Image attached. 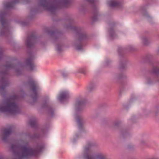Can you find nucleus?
<instances>
[{"mask_svg":"<svg viewBox=\"0 0 159 159\" xmlns=\"http://www.w3.org/2000/svg\"><path fill=\"white\" fill-rule=\"evenodd\" d=\"M42 146L32 149L26 144L23 146H12V148L15 156L19 159L31 156H37L41 152Z\"/></svg>","mask_w":159,"mask_h":159,"instance_id":"nucleus-1","label":"nucleus"},{"mask_svg":"<svg viewBox=\"0 0 159 159\" xmlns=\"http://www.w3.org/2000/svg\"><path fill=\"white\" fill-rule=\"evenodd\" d=\"M18 97L14 95L7 99L3 103V106H0V111L12 114L19 113L20 109L16 102Z\"/></svg>","mask_w":159,"mask_h":159,"instance_id":"nucleus-2","label":"nucleus"},{"mask_svg":"<svg viewBox=\"0 0 159 159\" xmlns=\"http://www.w3.org/2000/svg\"><path fill=\"white\" fill-rule=\"evenodd\" d=\"M84 159H105V157L101 154L96 155L90 148V147H85L84 149Z\"/></svg>","mask_w":159,"mask_h":159,"instance_id":"nucleus-3","label":"nucleus"},{"mask_svg":"<svg viewBox=\"0 0 159 159\" xmlns=\"http://www.w3.org/2000/svg\"><path fill=\"white\" fill-rule=\"evenodd\" d=\"M41 5L51 11H53L56 9L55 7L51 6L46 0H42Z\"/></svg>","mask_w":159,"mask_h":159,"instance_id":"nucleus-4","label":"nucleus"},{"mask_svg":"<svg viewBox=\"0 0 159 159\" xmlns=\"http://www.w3.org/2000/svg\"><path fill=\"white\" fill-rule=\"evenodd\" d=\"M1 17V23L2 24L3 28L0 31V34L3 35L4 34V31L6 30V23L5 19L4 18V16L3 15H0Z\"/></svg>","mask_w":159,"mask_h":159,"instance_id":"nucleus-5","label":"nucleus"},{"mask_svg":"<svg viewBox=\"0 0 159 159\" xmlns=\"http://www.w3.org/2000/svg\"><path fill=\"white\" fill-rule=\"evenodd\" d=\"M68 96V93L67 91H62L61 92L58 97L57 98L61 101H62L65 100Z\"/></svg>","mask_w":159,"mask_h":159,"instance_id":"nucleus-6","label":"nucleus"},{"mask_svg":"<svg viewBox=\"0 0 159 159\" xmlns=\"http://www.w3.org/2000/svg\"><path fill=\"white\" fill-rule=\"evenodd\" d=\"M26 63L27 66H28L31 70H33L35 67V65L34 63L33 60L31 58L27 59L26 61Z\"/></svg>","mask_w":159,"mask_h":159,"instance_id":"nucleus-7","label":"nucleus"},{"mask_svg":"<svg viewBox=\"0 0 159 159\" xmlns=\"http://www.w3.org/2000/svg\"><path fill=\"white\" fill-rule=\"evenodd\" d=\"M109 5L112 7H118L120 3L117 0H111L108 2Z\"/></svg>","mask_w":159,"mask_h":159,"instance_id":"nucleus-8","label":"nucleus"},{"mask_svg":"<svg viewBox=\"0 0 159 159\" xmlns=\"http://www.w3.org/2000/svg\"><path fill=\"white\" fill-rule=\"evenodd\" d=\"M34 38V36L33 35H31L27 39L26 44L28 47H30L33 45V41Z\"/></svg>","mask_w":159,"mask_h":159,"instance_id":"nucleus-9","label":"nucleus"},{"mask_svg":"<svg viewBox=\"0 0 159 159\" xmlns=\"http://www.w3.org/2000/svg\"><path fill=\"white\" fill-rule=\"evenodd\" d=\"M31 89L33 91L34 93L35 96L37 95V93L36 91V83L34 81H33L31 84Z\"/></svg>","mask_w":159,"mask_h":159,"instance_id":"nucleus-10","label":"nucleus"},{"mask_svg":"<svg viewBox=\"0 0 159 159\" xmlns=\"http://www.w3.org/2000/svg\"><path fill=\"white\" fill-rule=\"evenodd\" d=\"M77 123L79 125V128H80L82 126V119L81 117L76 115L75 116Z\"/></svg>","mask_w":159,"mask_h":159,"instance_id":"nucleus-11","label":"nucleus"},{"mask_svg":"<svg viewBox=\"0 0 159 159\" xmlns=\"http://www.w3.org/2000/svg\"><path fill=\"white\" fill-rule=\"evenodd\" d=\"M19 0H15L14 1L8 2L5 5V7H12L14 6L15 3L17 2Z\"/></svg>","mask_w":159,"mask_h":159,"instance_id":"nucleus-12","label":"nucleus"},{"mask_svg":"<svg viewBox=\"0 0 159 159\" xmlns=\"http://www.w3.org/2000/svg\"><path fill=\"white\" fill-rule=\"evenodd\" d=\"M12 129L11 128H10L8 129H6L4 130L3 131V135L5 137H6L9 135L11 132Z\"/></svg>","mask_w":159,"mask_h":159,"instance_id":"nucleus-13","label":"nucleus"},{"mask_svg":"<svg viewBox=\"0 0 159 159\" xmlns=\"http://www.w3.org/2000/svg\"><path fill=\"white\" fill-rule=\"evenodd\" d=\"M1 82L2 83L3 85L2 87H0V89H4L5 87L7 85V81L6 79H3L1 81Z\"/></svg>","mask_w":159,"mask_h":159,"instance_id":"nucleus-14","label":"nucleus"},{"mask_svg":"<svg viewBox=\"0 0 159 159\" xmlns=\"http://www.w3.org/2000/svg\"><path fill=\"white\" fill-rule=\"evenodd\" d=\"M84 104V102L82 100H77L76 101L75 104V106L76 107H82Z\"/></svg>","mask_w":159,"mask_h":159,"instance_id":"nucleus-15","label":"nucleus"},{"mask_svg":"<svg viewBox=\"0 0 159 159\" xmlns=\"http://www.w3.org/2000/svg\"><path fill=\"white\" fill-rule=\"evenodd\" d=\"M152 72L156 75L159 74V68L157 67H154L152 70Z\"/></svg>","mask_w":159,"mask_h":159,"instance_id":"nucleus-16","label":"nucleus"},{"mask_svg":"<svg viewBox=\"0 0 159 159\" xmlns=\"http://www.w3.org/2000/svg\"><path fill=\"white\" fill-rule=\"evenodd\" d=\"M77 50L79 51H81L82 50V47L81 44L77 45L76 47Z\"/></svg>","mask_w":159,"mask_h":159,"instance_id":"nucleus-17","label":"nucleus"},{"mask_svg":"<svg viewBox=\"0 0 159 159\" xmlns=\"http://www.w3.org/2000/svg\"><path fill=\"white\" fill-rule=\"evenodd\" d=\"M30 124L32 126H34L35 125L36 122L34 120H31L30 122Z\"/></svg>","mask_w":159,"mask_h":159,"instance_id":"nucleus-18","label":"nucleus"},{"mask_svg":"<svg viewBox=\"0 0 159 159\" xmlns=\"http://www.w3.org/2000/svg\"><path fill=\"white\" fill-rule=\"evenodd\" d=\"M62 2L65 4L66 3L68 4L69 3V0H62Z\"/></svg>","mask_w":159,"mask_h":159,"instance_id":"nucleus-19","label":"nucleus"},{"mask_svg":"<svg viewBox=\"0 0 159 159\" xmlns=\"http://www.w3.org/2000/svg\"><path fill=\"white\" fill-rule=\"evenodd\" d=\"M88 1L91 3H93L94 2V0H88Z\"/></svg>","mask_w":159,"mask_h":159,"instance_id":"nucleus-20","label":"nucleus"},{"mask_svg":"<svg viewBox=\"0 0 159 159\" xmlns=\"http://www.w3.org/2000/svg\"><path fill=\"white\" fill-rule=\"evenodd\" d=\"M60 46H59L58 47H57V50L58 51H60Z\"/></svg>","mask_w":159,"mask_h":159,"instance_id":"nucleus-21","label":"nucleus"},{"mask_svg":"<svg viewBox=\"0 0 159 159\" xmlns=\"http://www.w3.org/2000/svg\"><path fill=\"white\" fill-rule=\"evenodd\" d=\"M85 34H83L82 36V38H84V37H85Z\"/></svg>","mask_w":159,"mask_h":159,"instance_id":"nucleus-22","label":"nucleus"},{"mask_svg":"<svg viewBox=\"0 0 159 159\" xmlns=\"http://www.w3.org/2000/svg\"><path fill=\"white\" fill-rule=\"evenodd\" d=\"M76 108L77 109V110H78V108H81L82 107H76V106H75Z\"/></svg>","mask_w":159,"mask_h":159,"instance_id":"nucleus-23","label":"nucleus"},{"mask_svg":"<svg viewBox=\"0 0 159 159\" xmlns=\"http://www.w3.org/2000/svg\"><path fill=\"white\" fill-rule=\"evenodd\" d=\"M11 65H10L8 66V67L9 68H10V67H11Z\"/></svg>","mask_w":159,"mask_h":159,"instance_id":"nucleus-24","label":"nucleus"},{"mask_svg":"<svg viewBox=\"0 0 159 159\" xmlns=\"http://www.w3.org/2000/svg\"><path fill=\"white\" fill-rule=\"evenodd\" d=\"M159 159V158H154V159Z\"/></svg>","mask_w":159,"mask_h":159,"instance_id":"nucleus-25","label":"nucleus"},{"mask_svg":"<svg viewBox=\"0 0 159 159\" xmlns=\"http://www.w3.org/2000/svg\"><path fill=\"white\" fill-rule=\"evenodd\" d=\"M115 125H117V124H116V123H115Z\"/></svg>","mask_w":159,"mask_h":159,"instance_id":"nucleus-26","label":"nucleus"},{"mask_svg":"<svg viewBox=\"0 0 159 159\" xmlns=\"http://www.w3.org/2000/svg\"><path fill=\"white\" fill-rule=\"evenodd\" d=\"M3 139H5L4 136V137H3Z\"/></svg>","mask_w":159,"mask_h":159,"instance_id":"nucleus-27","label":"nucleus"},{"mask_svg":"<svg viewBox=\"0 0 159 159\" xmlns=\"http://www.w3.org/2000/svg\"><path fill=\"white\" fill-rule=\"evenodd\" d=\"M2 159V158H1V159Z\"/></svg>","mask_w":159,"mask_h":159,"instance_id":"nucleus-28","label":"nucleus"}]
</instances>
